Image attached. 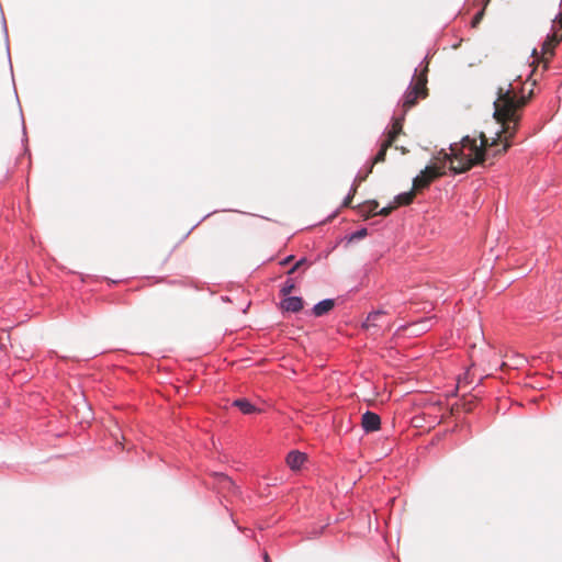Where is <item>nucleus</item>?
<instances>
[{
  "mask_svg": "<svg viewBox=\"0 0 562 562\" xmlns=\"http://www.w3.org/2000/svg\"><path fill=\"white\" fill-rule=\"evenodd\" d=\"M234 406L238 407L244 414H252L258 409L246 398L236 400Z\"/></svg>",
  "mask_w": 562,
  "mask_h": 562,
  "instance_id": "14",
  "label": "nucleus"
},
{
  "mask_svg": "<svg viewBox=\"0 0 562 562\" xmlns=\"http://www.w3.org/2000/svg\"><path fill=\"white\" fill-rule=\"evenodd\" d=\"M393 144L390 143V140H386L384 139L382 143H381V147L379 149V151L376 153V155L370 160L369 162V166H368V169H367V172L362 176H357L356 178V182L357 183H361L362 181H364L368 176L372 172L373 170V167L378 164H381V162H384L385 161V158H386V151L390 147H392Z\"/></svg>",
  "mask_w": 562,
  "mask_h": 562,
  "instance_id": "5",
  "label": "nucleus"
},
{
  "mask_svg": "<svg viewBox=\"0 0 562 562\" xmlns=\"http://www.w3.org/2000/svg\"><path fill=\"white\" fill-rule=\"evenodd\" d=\"M396 149H400L402 151V154H406V148L405 147H398V146H395Z\"/></svg>",
  "mask_w": 562,
  "mask_h": 562,
  "instance_id": "23",
  "label": "nucleus"
},
{
  "mask_svg": "<svg viewBox=\"0 0 562 562\" xmlns=\"http://www.w3.org/2000/svg\"><path fill=\"white\" fill-rule=\"evenodd\" d=\"M483 16V11L479 12L474 18H473V21H472V25L473 26H476V24L480 23L481 19Z\"/></svg>",
  "mask_w": 562,
  "mask_h": 562,
  "instance_id": "20",
  "label": "nucleus"
},
{
  "mask_svg": "<svg viewBox=\"0 0 562 562\" xmlns=\"http://www.w3.org/2000/svg\"><path fill=\"white\" fill-rule=\"evenodd\" d=\"M384 315L381 311L372 312L368 315L366 322L363 323V328L367 330L371 329L372 327H376L379 324V319Z\"/></svg>",
  "mask_w": 562,
  "mask_h": 562,
  "instance_id": "12",
  "label": "nucleus"
},
{
  "mask_svg": "<svg viewBox=\"0 0 562 562\" xmlns=\"http://www.w3.org/2000/svg\"><path fill=\"white\" fill-rule=\"evenodd\" d=\"M304 262H305V259H301V260H299V261L295 263V266H296L297 268H300Z\"/></svg>",
  "mask_w": 562,
  "mask_h": 562,
  "instance_id": "22",
  "label": "nucleus"
},
{
  "mask_svg": "<svg viewBox=\"0 0 562 562\" xmlns=\"http://www.w3.org/2000/svg\"><path fill=\"white\" fill-rule=\"evenodd\" d=\"M265 562H269V557L268 554L265 555Z\"/></svg>",
  "mask_w": 562,
  "mask_h": 562,
  "instance_id": "26",
  "label": "nucleus"
},
{
  "mask_svg": "<svg viewBox=\"0 0 562 562\" xmlns=\"http://www.w3.org/2000/svg\"><path fill=\"white\" fill-rule=\"evenodd\" d=\"M529 97H518L512 83L507 88L499 87L494 102V119L501 130L493 138L480 133V144L475 137H462L460 143L450 146V153L443 154V160L449 161V169L454 173H462L473 166L483 165L487 159H495L507 153L512 146V138L516 135L521 113L527 105Z\"/></svg>",
  "mask_w": 562,
  "mask_h": 562,
  "instance_id": "1",
  "label": "nucleus"
},
{
  "mask_svg": "<svg viewBox=\"0 0 562 562\" xmlns=\"http://www.w3.org/2000/svg\"><path fill=\"white\" fill-rule=\"evenodd\" d=\"M334 306L335 302L333 300H323L313 307V314L317 317L323 316L331 311Z\"/></svg>",
  "mask_w": 562,
  "mask_h": 562,
  "instance_id": "11",
  "label": "nucleus"
},
{
  "mask_svg": "<svg viewBox=\"0 0 562 562\" xmlns=\"http://www.w3.org/2000/svg\"><path fill=\"white\" fill-rule=\"evenodd\" d=\"M296 269H299L295 265L289 270V274H292Z\"/></svg>",
  "mask_w": 562,
  "mask_h": 562,
  "instance_id": "24",
  "label": "nucleus"
},
{
  "mask_svg": "<svg viewBox=\"0 0 562 562\" xmlns=\"http://www.w3.org/2000/svg\"><path fill=\"white\" fill-rule=\"evenodd\" d=\"M416 192L414 189L409 192L401 193L395 198V205L396 207L400 205H408L413 202Z\"/></svg>",
  "mask_w": 562,
  "mask_h": 562,
  "instance_id": "13",
  "label": "nucleus"
},
{
  "mask_svg": "<svg viewBox=\"0 0 562 562\" xmlns=\"http://www.w3.org/2000/svg\"><path fill=\"white\" fill-rule=\"evenodd\" d=\"M281 308L286 312L297 313L303 308V300L299 296H288L281 302Z\"/></svg>",
  "mask_w": 562,
  "mask_h": 562,
  "instance_id": "8",
  "label": "nucleus"
},
{
  "mask_svg": "<svg viewBox=\"0 0 562 562\" xmlns=\"http://www.w3.org/2000/svg\"><path fill=\"white\" fill-rule=\"evenodd\" d=\"M292 259H293V257H292V256H290V257L285 258L283 261H281V265H286V263H289Z\"/></svg>",
  "mask_w": 562,
  "mask_h": 562,
  "instance_id": "21",
  "label": "nucleus"
},
{
  "mask_svg": "<svg viewBox=\"0 0 562 562\" xmlns=\"http://www.w3.org/2000/svg\"><path fill=\"white\" fill-rule=\"evenodd\" d=\"M403 120L404 117H397L393 121L391 130L386 134V140H390L394 145L398 135L403 132Z\"/></svg>",
  "mask_w": 562,
  "mask_h": 562,
  "instance_id": "10",
  "label": "nucleus"
},
{
  "mask_svg": "<svg viewBox=\"0 0 562 562\" xmlns=\"http://www.w3.org/2000/svg\"><path fill=\"white\" fill-rule=\"evenodd\" d=\"M379 203L375 200L367 201L358 206V212L363 218H369L376 215Z\"/></svg>",
  "mask_w": 562,
  "mask_h": 562,
  "instance_id": "9",
  "label": "nucleus"
},
{
  "mask_svg": "<svg viewBox=\"0 0 562 562\" xmlns=\"http://www.w3.org/2000/svg\"><path fill=\"white\" fill-rule=\"evenodd\" d=\"M427 77L426 75H420L416 78L415 82L412 85L409 90L405 93L403 100V111L404 114L416 105L418 99H424L428 94V89L426 87Z\"/></svg>",
  "mask_w": 562,
  "mask_h": 562,
  "instance_id": "2",
  "label": "nucleus"
},
{
  "mask_svg": "<svg viewBox=\"0 0 562 562\" xmlns=\"http://www.w3.org/2000/svg\"><path fill=\"white\" fill-rule=\"evenodd\" d=\"M429 323V319L422 321L420 323H416L412 326V331L414 334H419L423 331L428 330L427 324Z\"/></svg>",
  "mask_w": 562,
  "mask_h": 562,
  "instance_id": "15",
  "label": "nucleus"
},
{
  "mask_svg": "<svg viewBox=\"0 0 562 562\" xmlns=\"http://www.w3.org/2000/svg\"><path fill=\"white\" fill-rule=\"evenodd\" d=\"M221 477H222L224 481H226L227 483H229V484L232 483V482H231V480H229V477H227V476H225V475H223V474L221 475Z\"/></svg>",
  "mask_w": 562,
  "mask_h": 562,
  "instance_id": "25",
  "label": "nucleus"
},
{
  "mask_svg": "<svg viewBox=\"0 0 562 562\" xmlns=\"http://www.w3.org/2000/svg\"><path fill=\"white\" fill-rule=\"evenodd\" d=\"M357 187H358L357 183L352 187L350 194L344 200L342 206L349 207L351 205V201L353 199V195L357 192Z\"/></svg>",
  "mask_w": 562,
  "mask_h": 562,
  "instance_id": "16",
  "label": "nucleus"
},
{
  "mask_svg": "<svg viewBox=\"0 0 562 562\" xmlns=\"http://www.w3.org/2000/svg\"><path fill=\"white\" fill-rule=\"evenodd\" d=\"M294 290V283L292 281H286L281 288L282 295L286 296Z\"/></svg>",
  "mask_w": 562,
  "mask_h": 562,
  "instance_id": "17",
  "label": "nucleus"
},
{
  "mask_svg": "<svg viewBox=\"0 0 562 562\" xmlns=\"http://www.w3.org/2000/svg\"><path fill=\"white\" fill-rule=\"evenodd\" d=\"M446 175L445 168L436 165L426 167L420 175L413 180L415 191H422L430 186L432 181Z\"/></svg>",
  "mask_w": 562,
  "mask_h": 562,
  "instance_id": "3",
  "label": "nucleus"
},
{
  "mask_svg": "<svg viewBox=\"0 0 562 562\" xmlns=\"http://www.w3.org/2000/svg\"><path fill=\"white\" fill-rule=\"evenodd\" d=\"M554 23L559 24V30H555L551 35L547 37L542 45V61L544 63L543 68L547 69L549 58L553 56L554 47L562 40V12L559 13L553 20Z\"/></svg>",
  "mask_w": 562,
  "mask_h": 562,
  "instance_id": "4",
  "label": "nucleus"
},
{
  "mask_svg": "<svg viewBox=\"0 0 562 562\" xmlns=\"http://www.w3.org/2000/svg\"><path fill=\"white\" fill-rule=\"evenodd\" d=\"M306 459H307V457L305 453L293 450L288 453L285 461H286L288 467L291 470L297 471L302 468V465L304 464Z\"/></svg>",
  "mask_w": 562,
  "mask_h": 562,
  "instance_id": "7",
  "label": "nucleus"
},
{
  "mask_svg": "<svg viewBox=\"0 0 562 562\" xmlns=\"http://www.w3.org/2000/svg\"><path fill=\"white\" fill-rule=\"evenodd\" d=\"M368 234L367 232V228H362L360 231H357L353 235H352V238H356V239H360V238H363L366 237Z\"/></svg>",
  "mask_w": 562,
  "mask_h": 562,
  "instance_id": "19",
  "label": "nucleus"
},
{
  "mask_svg": "<svg viewBox=\"0 0 562 562\" xmlns=\"http://www.w3.org/2000/svg\"><path fill=\"white\" fill-rule=\"evenodd\" d=\"M395 209H396L395 204L391 205V206L383 207L380 211H376V215L389 216L392 213V211Z\"/></svg>",
  "mask_w": 562,
  "mask_h": 562,
  "instance_id": "18",
  "label": "nucleus"
},
{
  "mask_svg": "<svg viewBox=\"0 0 562 562\" xmlns=\"http://www.w3.org/2000/svg\"><path fill=\"white\" fill-rule=\"evenodd\" d=\"M361 425L367 432L376 431L381 426V418L373 412H366L361 418Z\"/></svg>",
  "mask_w": 562,
  "mask_h": 562,
  "instance_id": "6",
  "label": "nucleus"
}]
</instances>
